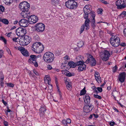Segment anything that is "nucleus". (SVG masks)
I'll use <instances>...</instances> for the list:
<instances>
[{"label": "nucleus", "mask_w": 126, "mask_h": 126, "mask_svg": "<svg viewBox=\"0 0 126 126\" xmlns=\"http://www.w3.org/2000/svg\"><path fill=\"white\" fill-rule=\"evenodd\" d=\"M19 7L22 11L21 13L22 16L24 18H27L29 19L30 15L28 11L30 8L29 4L26 1H23L20 3Z\"/></svg>", "instance_id": "nucleus-1"}, {"label": "nucleus", "mask_w": 126, "mask_h": 126, "mask_svg": "<svg viewBox=\"0 0 126 126\" xmlns=\"http://www.w3.org/2000/svg\"><path fill=\"white\" fill-rule=\"evenodd\" d=\"M110 43L112 46L117 47L120 45V38L116 35H112L110 40Z\"/></svg>", "instance_id": "nucleus-2"}, {"label": "nucleus", "mask_w": 126, "mask_h": 126, "mask_svg": "<svg viewBox=\"0 0 126 126\" xmlns=\"http://www.w3.org/2000/svg\"><path fill=\"white\" fill-rule=\"evenodd\" d=\"M54 55L50 52H46L44 54L43 59L47 63H50L52 62L54 59Z\"/></svg>", "instance_id": "nucleus-3"}, {"label": "nucleus", "mask_w": 126, "mask_h": 126, "mask_svg": "<svg viewBox=\"0 0 126 126\" xmlns=\"http://www.w3.org/2000/svg\"><path fill=\"white\" fill-rule=\"evenodd\" d=\"M99 55L102 60L105 61L108 60L110 56L109 51L106 50L100 52Z\"/></svg>", "instance_id": "nucleus-4"}, {"label": "nucleus", "mask_w": 126, "mask_h": 126, "mask_svg": "<svg viewBox=\"0 0 126 126\" xmlns=\"http://www.w3.org/2000/svg\"><path fill=\"white\" fill-rule=\"evenodd\" d=\"M65 5L69 9H73L77 7V2L74 0H69L65 2Z\"/></svg>", "instance_id": "nucleus-5"}, {"label": "nucleus", "mask_w": 126, "mask_h": 126, "mask_svg": "<svg viewBox=\"0 0 126 126\" xmlns=\"http://www.w3.org/2000/svg\"><path fill=\"white\" fill-rule=\"evenodd\" d=\"M35 31L37 32L41 33L44 31L45 29V25L42 23L36 24L35 26Z\"/></svg>", "instance_id": "nucleus-6"}, {"label": "nucleus", "mask_w": 126, "mask_h": 126, "mask_svg": "<svg viewBox=\"0 0 126 126\" xmlns=\"http://www.w3.org/2000/svg\"><path fill=\"white\" fill-rule=\"evenodd\" d=\"M116 4L118 9H124L126 7V0H118Z\"/></svg>", "instance_id": "nucleus-7"}, {"label": "nucleus", "mask_w": 126, "mask_h": 126, "mask_svg": "<svg viewBox=\"0 0 126 126\" xmlns=\"http://www.w3.org/2000/svg\"><path fill=\"white\" fill-rule=\"evenodd\" d=\"M30 58L28 60V62L32 64H34L35 67H37L38 66V63L37 62V57L35 55H32L30 56Z\"/></svg>", "instance_id": "nucleus-8"}, {"label": "nucleus", "mask_w": 126, "mask_h": 126, "mask_svg": "<svg viewBox=\"0 0 126 126\" xmlns=\"http://www.w3.org/2000/svg\"><path fill=\"white\" fill-rule=\"evenodd\" d=\"M86 63L89 64L92 66H94L96 64V61L95 59L91 55H89L88 58L86 61Z\"/></svg>", "instance_id": "nucleus-9"}, {"label": "nucleus", "mask_w": 126, "mask_h": 126, "mask_svg": "<svg viewBox=\"0 0 126 126\" xmlns=\"http://www.w3.org/2000/svg\"><path fill=\"white\" fill-rule=\"evenodd\" d=\"M16 33L18 36L22 37L25 35L26 30L25 29L20 27L16 30Z\"/></svg>", "instance_id": "nucleus-10"}, {"label": "nucleus", "mask_w": 126, "mask_h": 126, "mask_svg": "<svg viewBox=\"0 0 126 126\" xmlns=\"http://www.w3.org/2000/svg\"><path fill=\"white\" fill-rule=\"evenodd\" d=\"M126 77V73L125 72L121 73L119 74L118 79L121 83L125 81Z\"/></svg>", "instance_id": "nucleus-11"}, {"label": "nucleus", "mask_w": 126, "mask_h": 126, "mask_svg": "<svg viewBox=\"0 0 126 126\" xmlns=\"http://www.w3.org/2000/svg\"><path fill=\"white\" fill-rule=\"evenodd\" d=\"M29 22L24 19H21L18 22V23L20 26L25 27L28 26Z\"/></svg>", "instance_id": "nucleus-12"}, {"label": "nucleus", "mask_w": 126, "mask_h": 126, "mask_svg": "<svg viewBox=\"0 0 126 126\" xmlns=\"http://www.w3.org/2000/svg\"><path fill=\"white\" fill-rule=\"evenodd\" d=\"M93 108V106L92 105H86L83 108V110L86 113H88L91 111Z\"/></svg>", "instance_id": "nucleus-13"}, {"label": "nucleus", "mask_w": 126, "mask_h": 126, "mask_svg": "<svg viewBox=\"0 0 126 126\" xmlns=\"http://www.w3.org/2000/svg\"><path fill=\"white\" fill-rule=\"evenodd\" d=\"M19 49L23 56L26 57L29 56V54L28 52L27 49H25L23 47L21 46L20 48H19Z\"/></svg>", "instance_id": "nucleus-14"}, {"label": "nucleus", "mask_w": 126, "mask_h": 126, "mask_svg": "<svg viewBox=\"0 0 126 126\" xmlns=\"http://www.w3.org/2000/svg\"><path fill=\"white\" fill-rule=\"evenodd\" d=\"M83 11L84 13L89 14H90V13L93 11L90 12L91 10V6L90 5H86L83 8Z\"/></svg>", "instance_id": "nucleus-15"}, {"label": "nucleus", "mask_w": 126, "mask_h": 126, "mask_svg": "<svg viewBox=\"0 0 126 126\" xmlns=\"http://www.w3.org/2000/svg\"><path fill=\"white\" fill-rule=\"evenodd\" d=\"M28 20L29 21H31L33 23H35L38 21L37 17L34 15H31L30 16Z\"/></svg>", "instance_id": "nucleus-16"}, {"label": "nucleus", "mask_w": 126, "mask_h": 126, "mask_svg": "<svg viewBox=\"0 0 126 126\" xmlns=\"http://www.w3.org/2000/svg\"><path fill=\"white\" fill-rule=\"evenodd\" d=\"M38 46H39V47H38L36 53H39L43 51L44 49V47L43 45L40 42V43L39 44Z\"/></svg>", "instance_id": "nucleus-17"}, {"label": "nucleus", "mask_w": 126, "mask_h": 126, "mask_svg": "<svg viewBox=\"0 0 126 126\" xmlns=\"http://www.w3.org/2000/svg\"><path fill=\"white\" fill-rule=\"evenodd\" d=\"M40 43V42H36L34 43L32 46V49L33 51L36 52L38 45Z\"/></svg>", "instance_id": "nucleus-18"}, {"label": "nucleus", "mask_w": 126, "mask_h": 126, "mask_svg": "<svg viewBox=\"0 0 126 126\" xmlns=\"http://www.w3.org/2000/svg\"><path fill=\"white\" fill-rule=\"evenodd\" d=\"M85 103L86 104H89L90 102V96L88 94H86L83 97Z\"/></svg>", "instance_id": "nucleus-19"}, {"label": "nucleus", "mask_w": 126, "mask_h": 126, "mask_svg": "<svg viewBox=\"0 0 126 126\" xmlns=\"http://www.w3.org/2000/svg\"><path fill=\"white\" fill-rule=\"evenodd\" d=\"M24 38L25 40V42L26 43V44L28 45L31 41V37L28 36L26 35H25Z\"/></svg>", "instance_id": "nucleus-20"}, {"label": "nucleus", "mask_w": 126, "mask_h": 126, "mask_svg": "<svg viewBox=\"0 0 126 126\" xmlns=\"http://www.w3.org/2000/svg\"><path fill=\"white\" fill-rule=\"evenodd\" d=\"M39 110L41 112L40 113V115L41 114L43 115L45 113V112L46 110V106L45 105H42L39 109Z\"/></svg>", "instance_id": "nucleus-21"}, {"label": "nucleus", "mask_w": 126, "mask_h": 126, "mask_svg": "<svg viewBox=\"0 0 126 126\" xmlns=\"http://www.w3.org/2000/svg\"><path fill=\"white\" fill-rule=\"evenodd\" d=\"M86 65H83L81 66H79L78 67V71L79 72L82 71L86 70Z\"/></svg>", "instance_id": "nucleus-22"}, {"label": "nucleus", "mask_w": 126, "mask_h": 126, "mask_svg": "<svg viewBox=\"0 0 126 126\" xmlns=\"http://www.w3.org/2000/svg\"><path fill=\"white\" fill-rule=\"evenodd\" d=\"M45 82L46 84H49L50 82V79L49 76L48 75L46 76L44 78Z\"/></svg>", "instance_id": "nucleus-23"}, {"label": "nucleus", "mask_w": 126, "mask_h": 126, "mask_svg": "<svg viewBox=\"0 0 126 126\" xmlns=\"http://www.w3.org/2000/svg\"><path fill=\"white\" fill-rule=\"evenodd\" d=\"M68 65L71 68H75L77 65L76 63H75L73 61L69 62L68 63Z\"/></svg>", "instance_id": "nucleus-24"}, {"label": "nucleus", "mask_w": 126, "mask_h": 126, "mask_svg": "<svg viewBox=\"0 0 126 126\" xmlns=\"http://www.w3.org/2000/svg\"><path fill=\"white\" fill-rule=\"evenodd\" d=\"M19 42L20 44L21 45L25 46L27 45L26 44V42H25V40L24 38H20Z\"/></svg>", "instance_id": "nucleus-25"}, {"label": "nucleus", "mask_w": 126, "mask_h": 126, "mask_svg": "<svg viewBox=\"0 0 126 126\" xmlns=\"http://www.w3.org/2000/svg\"><path fill=\"white\" fill-rule=\"evenodd\" d=\"M90 15L92 17L93 19L92 20L91 23H95V13L94 12H93L90 13Z\"/></svg>", "instance_id": "nucleus-26"}, {"label": "nucleus", "mask_w": 126, "mask_h": 126, "mask_svg": "<svg viewBox=\"0 0 126 126\" xmlns=\"http://www.w3.org/2000/svg\"><path fill=\"white\" fill-rule=\"evenodd\" d=\"M112 95L113 97L116 100V97L118 94V93L117 91H113L112 93Z\"/></svg>", "instance_id": "nucleus-27"}, {"label": "nucleus", "mask_w": 126, "mask_h": 126, "mask_svg": "<svg viewBox=\"0 0 126 126\" xmlns=\"http://www.w3.org/2000/svg\"><path fill=\"white\" fill-rule=\"evenodd\" d=\"M51 2L52 4L54 6H56L59 3V0H52Z\"/></svg>", "instance_id": "nucleus-28"}, {"label": "nucleus", "mask_w": 126, "mask_h": 126, "mask_svg": "<svg viewBox=\"0 0 126 126\" xmlns=\"http://www.w3.org/2000/svg\"><path fill=\"white\" fill-rule=\"evenodd\" d=\"M76 63L77 65L76 66H80L82 65H85L84 64V63L83 61H79L78 62H76Z\"/></svg>", "instance_id": "nucleus-29"}, {"label": "nucleus", "mask_w": 126, "mask_h": 126, "mask_svg": "<svg viewBox=\"0 0 126 126\" xmlns=\"http://www.w3.org/2000/svg\"><path fill=\"white\" fill-rule=\"evenodd\" d=\"M90 22V18L86 19L85 21L84 25H85V26H87L89 25V23Z\"/></svg>", "instance_id": "nucleus-30"}, {"label": "nucleus", "mask_w": 126, "mask_h": 126, "mask_svg": "<svg viewBox=\"0 0 126 126\" xmlns=\"http://www.w3.org/2000/svg\"><path fill=\"white\" fill-rule=\"evenodd\" d=\"M85 89V87H84L81 91L80 93V95H83L86 94V91Z\"/></svg>", "instance_id": "nucleus-31"}, {"label": "nucleus", "mask_w": 126, "mask_h": 126, "mask_svg": "<svg viewBox=\"0 0 126 126\" xmlns=\"http://www.w3.org/2000/svg\"><path fill=\"white\" fill-rule=\"evenodd\" d=\"M5 8L4 6L1 5H0V14H2L4 12Z\"/></svg>", "instance_id": "nucleus-32"}, {"label": "nucleus", "mask_w": 126, "mask_h": 126, "mask_svg": "<svg viewBox=\"0 0 126 126\" xmlns=\"http://www.w3.org/2000/svg\"><path fill=\"white\" fill-rule=\"evenodd\" d=\"M4 1L7 4H10L12 2L13 0H4Z\"/></svg>", "instance_id": "nucleus-33"}, {"label": "nucleus", "mask_w": 126, "mask_h": 126, "mask_svg": "<svg viewBox=\"0 0 126 126\" xmlns=\"http://www.w3.org/2000/svg\"><path fill=\"white\" fill-rule=\"evenodd\" d=\"M0 40L2 41L5 44H7V40L3 37L2 36L0 37Z\"/></svg>", "instance_id": "nucleus-34"}, {"label": "nucleus", "mask_w": 126, "mask_h": 126, "mask_svg": "<svg viewBox=\"0 0 126 126\" xmlns=\"http://www.w3.org/2000/svg\"><path fill=\"white\" fill-rule=\"evenodd\" d=\"M2 22L5 24H8L9 23L8 20L5 19H2Z\"/></svg>", "instance_id": "nucleus-35"}, {"label": "nucleus", "mask_w": 126, "mask_h": 126, "mask_svg": "<svg viewBox=\"0 0 126 126\" xmlns=\"http://www.w3.org/2000/svg\"><path fill=\"white\" fill-rule=\"evenodd\" d=\"M97 81L98 83H101L102 81L100 77L95 78Z\"/></svg>", "instance_id": "nucleus-36"}, {"label": "nucleus", "mask_w": 126, "mask_h": 126, "mask_svg": "<svg viewBox=\"0 0 126 126\" xmlns=\"http://www.w3.org/2000/svg\"><path fill=\"white\" fill-rule=\"evenodd\" d=\"M83 45V43L82 41H81L78 43V46L80 47Z\"/></svg>", "instance_id": "nucleus-37"}, {"label": "nucleus", "mask_w": 126, "mask_h": 126, "mask_svg": "<svg viewBox=\"0 0 126 126\" xmlns=\"http://www.w3.org/2000/svg\"><path fill=\"white\" fill-rule=\"evenodd\" d=\"M92 88L93 89L94 92V93H96V94H97L98 92V91H97V88L95 86H93Z\"/></svg>", "instance_id": "nucleus-38"}, {"label": "nucleus", "mask_w": 126, "mask_h": 126, "mask_svg": "<svg viewBox=\"0 0 126 126\" xmlns=\"http://www.w3.org/2000/svg\"><path fill=\"white\" fill-rule=\"evenodd\" d=\"M19 39L18 37H14L12 39L13 41L15 42H17L19 40Z\"/></svg>", "instance_id": "nucleus-39"}, {"label": "nucleus", "mask_w": 126, "mask_h": 126, "mask_svg": "<svg viewBox=\"0 0 126 126\" xmlns=\"http://www.w3.org/2000/svg\"><path fill=\"white\" fill-rule=\"evenodd\" d=\"M94 96L95 98H98L99 99H101L102 98L101 97L97 94H94Z\"/></svg>", "instance_id": "nucleus-40"}, {"label": "nucleus", "mask_w": 126, "mask_h": 126, "mask_svg": "<svg viewBox=\"0 0 126 126\" xmlns=\"http://www.w3.org/2000/svg\"><path fill=\"white\" fill-rule=\"evenodd\" d=\"M94 76L95 78H97L100 77V76L99 73L97 72H95Z\"/></svg>", "instance_id": "nucleus-41"}, {"label": "nucleus", "mask_w": 126, "mask_h": 126, "mask_svg": "<svg viewBox=\"0 0 126 126\" xmlns=\"http://www.w3.org/2000/svg\"><path fill=\"white\" fill-rule=\"evenodd\" d=\"M77 62H78L79 61H82V59L81 56H79L77 57Z\"/></svg>", "instance_id": "nucleus-42"}, {"label": "nucleus", "mask_w": 126, "mask_h": 126, "mask_svg": "<svg viewBox=\"0 0 126 126\" xmlns=\"http://www.w3.org/2000/svg\"><path fill=\"white\" fill-rule=\"evenodd\" d=\"M85 25H83L81 27L80 33H82L85 27Z\"/></svg>", "instance_id": "nucleus-43"}, {"label": "nucleus", "mask_w": 126, "mask_h": 126, "mask_svg": "<svg viewBox=\"0 0 126 126\" xmlns=\"http://www.w3.org/2000/svg\"><path fill=\"white\" fill-rule=\"evenodd\" d=\"M117 70V67L116 66H115L112 68V71L113 72H115Z\"/></svg>", "instance_id": "nucleus-44"}, {"label": "nucleus", "mask_w": 126, "mask_h": 126, "mask_svg": "<svg viewBox=\"0 0 126 126\" xmlns=\"http://www.w3.org/2000/svg\"><path fill=\"white\" fill-rule=\"evenodd\" d=\"M87 14L86 13H84V14L83 15L85 19H88V14Z\"/></svg>", "instance_id": "nucleus-45"}, {"label": "nucleus", "mask_w": 126, "mask_h": 126, "mask_svg": "<svg viewBox=\"0 0 126 126\" xmlns=\"http://www.w3.org/2000/svg\"><path fill=\"white\" fill-rule=\"evenodd\" d=\"M7 86L11 87H13L14 86V84L12 83H7Z\"/></svg>", "instance_id": "nucleus-46"}, {"label": "nucleus", "mask_w": 126, "mask_h": 126, "mask_svg": "<svg viewBox=\"0 0 126 126\" xmlns=\"http://www.w3.org/2000/svg\"><path fill=\"white\" fill-rule=\"evenodd\" d=\"M103 11V10L101 8L98 9L97 10V12L98 14H101Z\"/></svg>", "instance_id": "nucleus-47"}, {"label": "nucleus", "mask_w": 126, "mask_h": 126, "mask_svg": "<svg viewBox=\"0 0 126 126\" xmlns=\"http://www.w3.org/2000/svg\"><path fill=\"white\" fill-rule=\"evenodd\" d=\"M97 89L98 91L100 92L102 91V89L101 87H98Z\"/></svg>", "instance_id": "nucleus-48"}, {"label": "nucleus", "mask_w": 126, "mask_h": 126, "mask_svg": "<svg viewBox=\"0 0 126 126\" xmlns=\"http://www.w3.org/2000/svg\"><path fill=\"white\" fill-rule=\"evenodd\" d=\"M66 86L68 89V88H70L71 87V85L70 84V83L69 82H68L67 83H66Z\"/></svg>", "instance_id": "nucleus-49"}, {"label": "nucleus", "mask_w": 126, "mask_h": 126, "mask_svg": "<svg viewBox=\"0 0 126 126\" xmlns=\"http://www.w3.org/2000/svg\"><path fill=\"white\" fill-rule=\"evenodd\" d=\"M64 59L66 61H67L69 59V56L68 55H66L64 57Z\"/></svg>", "instance_id": "nucleus-50"}, {"label": "nucleus", "mask_w": 126, "mask_h": 126, "mask_svg": "<svg viewBox=\"0 0 126 126\" xmlns=\"http://www.w3.org/2000/svg\"><path fill=\"white\" fill-rule=\"evenodd\" d=\"M62 123L64 125H67V123H66V121L64 120H63L62 121Z\"/></svg>", "instance_id": "nucleus-51"}, {"label": "nucleus", "mask_w": 126, "mask_h": 126, "mask_svg": "<svg viewBox=\"0 0 126 126\" xmlns=\"http://www.w3.org/2000/svg\"><path fill=\"white\" fill-rule=\"evenodd\" d=\"M3 53V51L2 50H0V58L2 57Z\"/></svg>", "instance_id": "nucleus-52"}, {"label": "nucleus", "mask_w": 126, "mask_h": 126, "mask_svg": "<svg viewBox=\"0 0 126 126\" xmlns=\"http://www.w3.org/2000/svg\"><path fill=\"white\" fill-rule=\"evenodd\" d=\"M91 25L93 29H94L95 28L96 26L95 24V23H91Z\"/></svg>", "instance_id": "nucleus-53"}, {"label": "nucleus", "mask_w": 126, "mask_h": 126, "mask_svg": "<svg viewBox=\"0 0 126 126\" xmlns=\"http://www.w3.org/2000/svg\"><path fill=\"white\" fill-rule=\"evenodd\" d=\"M3 123L4 125V126H8V123L7 122L4 121L3 122Z\"/></svg>", "instance_id": "nucleus-54"}, {"label": "nucleus", "mask_w": 126, "mask_h": 126, "mask_svg": "<svg viewBox=\"0 0 126 126\" xmlns=\"http://www.w3.org/2000/svg\"><path fill=\"white\" fill-rule=\"evenodd\" d=\"M62 72L63 74H65L66 75V74L67 73V72H68V71H67V70H63L62 71Z\"/></svg>", "instance_id": "nucleus-55"}, {"label": "nucleus", "mask_w": 126, "mask_h": 126, "mask_svg": "<svg viewBox=\"0 0 126 126\" xmlns=\"http://www.w3.org/2000/svg\"><path fill=\"white\" fill-rule=\"evenodd\" d=\"M66 75L68 77H71L72 76L71 73L69 72L68 73H67V72Z\"/></svg>", "instance_id": "nucleus-56"}, {"label": "nucleus", "mask_w": 126, "mask_h": 126, "mask_svg": "<svg viewBox=\"0 0 126 126\" xmlns=\"http://www.w3.org/2000/svg\"><path fill=\"white\" fill-rule=\"evenodd\" d=\"M48 88L50 90H51L52 89V85L51 84H50L49 83V84H48Z\"/></svg>", "instance_id": "nucleus-57"}, {"label": "nucleus", "mask_w": 126, "mask_h": 126, "mask_svg": "<svg viewBox=\"0 0 126 126\" xmlns=\"http://www.w3.org/2000/svg\"><path fill=\"white\" fill-rule=\"evenodd\" d=\"M0 79L3 80L4 79V75L2 74H1L0 75Z\"/></svg>", "instance_id": "nucleus-58"}, {"label": "nucleus", "mask_w": 126, "mask_h": 126, "mask_svg": "<svg viewBox=\"0 0 126 126\" xmlns=\"http://www.w3.org/2000/svg\"><path fill=\"white\" fill-rule=\"evenodd\" d=\"M115 123L114 122H111L110 123V125L111 126H113L114 125H115Z\"/></svg>", "instance_id": "nucleus-59"}, {"label": "nucleus", "mask_w": 126, "mask_h": 126, "mask_svg": "<svg viewBox=\"0 0 126 126\" xmlns=\"http://www.w3.org/2000/svg\"><path fill=\"white\" fill-rule=\"evenodd\" d=\"M1 101L3 103L5 106H7V103L6 101H5L4 99H2Z\"/></svg>", "instance_id": "nucleus-60"}, {"label": "nucleus", "mask_w": 126, "mask_h": 126, "mask_svg": "<svg viewBox=\"0 0 126 126\" xmlns=\"http://www.w3.org/2000/svg\"><path fill=\"white\" fill-rule=\"evenodd\" d=\"M66 121L67 124V123H70L71 122L70 119H67Z\"/></svg>", "instance_id": "nucleus-61"}, {"label": "nucleus", "mask_w": 126, "mask_h": 126, "mask_svg": "<svg viewBox=\"0 0 126 126\" xmlns=\"http://www.w3.org/2000/svg\"><path fill=\"white\" fill-rule=\"evenodd\" d=\"M100 1L101 2L105 4H107V2L105 0H101Z\"/></svg>", "instance_id": "nucleus-62"}, {"label": "nucleus", "mask_w": 126, "mask_h": 126, "mask_svg": "<svg viewBox=\"0 0 126 126\" xmlns=\"http://www.w3.org/2000/svg\"><path fill=\"white\" fill-rule=\"evenodd\" d=\"M47 68L49 70H51L52 68V67L51 65H49L47 66Z\"/></svg>", "instance_id": "nucleus-63"}, {"label": "nucleus", "mask_w": 126, "mask_h": 126, "mask_svg": "<svg viewBox=\"0 0 126 126\" xmlns=\"http://www.w3.org/2000/svg\"><path fill=\"white\" fill-rule=\"evenodd\" d=\"M123 32L124 35L126 37V28L124 29Z\"/></svg>", "instance_id": "nucleus-64"}]
</instances>
